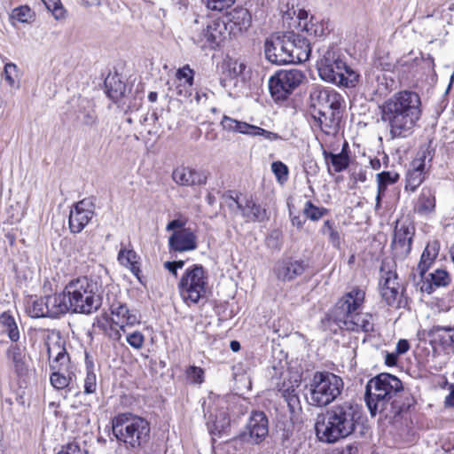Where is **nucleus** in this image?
Returning a JSON list of instances; mask_svg holds the SVG:
<instances>
[{
	"label": "nucleus",
	"mask_w": 454,
	"mask_h": 454,
	"mask_svg": "<svg viewBox=\"0 0 454 454\" xmlns=\"http://www.w3.org/2000/svg\"><path fill=\"white\" fill-rule=\"evenodd\" d=\"M240 213L247 222L263 223L270 219L266 207L256 203L251 196L244 198Z\"/></svg>",
	"instance_id": "nucleus-26"
},
{
	"label": "nucleus",
	"mask_w": 454,
	"mask_h": 454,
	"mask_svg": "<svg viewBox=\"0 0 454 454\" xmlns=\"http://www.w3.org/2000/svg\"><path fill=\"white\" fill-rule=\"evenodd\" d=\"M33 16L34 12L27 5L17 7L12 12V18L22 23L29 22Z\"/></svg>",
	"instance_id": "nucleus-46"
},
{
	"label": "nucleus",
	"mask_w": 454,
	"mask_h": 454,
	"mask_svg": "<svg viewBox=\"0 0 454 454\" xmlns=\"http://www.w3.org/2000/svg\"><path fill=\"white\" fill-rule=\"evenodd\" d=\"M0 325L12 341L17 342L20 340V334L17 323L11 314L3 312L0 315Z\"/></svg>",
	"instance_id": "nucleus-38"
},
{
	"label": "nucleus",
	"mask_w": 454,
	"mask_h": 454,
	"mask_svg": "<svg viewBox=\"0 0 454 454\" xmlns=\"http://www.w3.org/2000/svg\"><path fill=\"white\" fill-rule=\"evenodd\" d=\"M383 282L380 284V293L382 298L388 305H393L400 294V284L397 282L395 272L387 271L382 277Z\"/></svg>",
	"instance_id": "nucleus-28"
},
{
	"label": "nucleus",
	"mask_w": 454,
	"mask_h": 454,
	"mask_svg": "<svg viewBox=\"0 0 454 454\" xmlns=\"http://www.w3.org/2000/svg\"><path fill=\"white\" fill-rule=\"evenodd\" d=\"M413 228L403 223H397L395 229L394 239L392 242L395 254L398 257H406L411 250Z\"/></svg>",
	"instance_id": "nucleus-21"
},
{
	"label": "nucleus",
	"mask_w": 454,
	"mask_h": 454,
	"mask_svg": "<svg viewBox=\"0 0 454 454\" xmlns=\"http://www.w3.org/2000/svg\"><path fill=\"white\" fill-rule=\"evenodd\" d=\"M317 67L319 76L325 82L345 87H354L358 82V74L347 66L333 49L322 50Z\"/></svg>",
	"instance_id": "nucleus-6"
},
{
	"label": "nucleus",
	"mask_w": 454,
	"mask_h": 454,
	"mask_svg": "<svg viewBox=\"0 0 454 454\" xmlns=\"http://www.w3.org/2000/svg\"><path fill=\"white\" fill-rule=\"evenodd\" d=\"M340 109H321L312 111L311 116L316 125L326 135H333L337 132L340 119Z\"/></svg>",
	"instance_id": "nucleus-22"
},
{
	"label": "nucleus",
	"mask_w": 454,
	"mask_h": 454,
	"mask_svg": "<svg viewBox=\"0 0 454 454\" xmlns=\"http://www.w3.org/2000/svg\"><path fill=\"white\" fill-rule=\"evenodd\" d=\"M223 200L224 203L231 209L234 210L235 208L241 211L242 206L244 204V199L242 200H239V198L233 197L231 193L223 194Z\"/></svg>",
	"instance_id": "nucleus-54"
},
{
	"label": "nucleus",
	"mask_w": 454,
	"mask_h": 454,
	"mask_svg": "<svg viewBox=\"0 0 454 454\" xmlns=\"http://www.w3.org/2000/svg\"><path fill=\"white\" fill-rule=\"evenodd\" d=\"M220 409L215 411V414H210L207 420V427L210 433L214 435H221L225 433L231 424L229 414L226 411L224 399L218 401Z\"/></svg>",
	"instance_id": "nucleus-25"
},
{
	"label": "nucleus",
	"mask_w": 454,
	"mask_h": 454,
	"mask_svg": "<svg viewBox=\"0 0 454 454\" xmlns=\"http://www.w3.org/2000/svg\"><path fill=\"white\" fill-rule=\"evenodd\" d=\"M410 348V344L406 340H400L396 344V354L402 355L406 353Z\"/></svg>",
	"instance_id": "nucleus-61"
},
{
	"label": "nucleus",
	"mask_w": 454,
	"mask_h": 454,
	"mask_svg": "<svg viewBox=\"0 0 454 454\" xmlns=\"http://www.w3.org/2000/svg\"><path fill=\"white\" fill-rule=\"evenodd\" d=\"M187 375L193 383L200 384L203 382L204 372L201 368L191 366L187 370Z\"/></svg>",
	"instance_id": "nucleus-55"
},
{
	"label": "nucleus",
	"mask_w": 454,
	"mask_h": 454,
	"mask_svg": "<svg viewBox=\"0 0 454 454\" xmlns=\"http://www.w3.org/2000/svg\"><path fill=\"white\" fill-rule=\"evenodd\" d=\"M97 389V377L96 374L88 370L86 377L84 379V393L85 394H92Z\"/></svg>",
	"instance_id": "nucleus-52"
},
{
	"label": "nucleus",
	"mask_w": 454,
	"mask_h": 454,
	"mask_svg": "<svg viewBox=\"0 0 454 454\" xmlns=\"http://www.w3.org/2000/svg\"><path fill=\"white\" fill-rule=\"evenodd\" d=\"M342 379L329 372H317L307 386L310 405L324 407L333 403L343 389Z\"/></svg>",
	"instance_id": "nucleus-8"
},
{
	"label": "nucleus",
	"mask_w": 454,
	"mask_h": 454,
	"mask_svg": "<svg viewBox=\"0 0 454 454\" xmlns=\"http://www.w3.org/2000/svg\"><path fill=\"white\" fill-rule=\"evenodd\" d=\"M208 274L200 264H193L188 267L178 281V292L188 305H196L201 300L207 298L208 292Z\"/></svg>",
	"instance_id": "nucleus-9"
},
{
	"label": "nucleus",
	"mask_w": 454,
	"mask_h": 454,
	"mask_svg": "<svg viewBox=\"0 0 454 454\" xmlns=\"http://www.w3.org/2000/svg\"><path fill=\"white\" fill-rule=\"evenodd\" d=\"M321 232L324 235L328 236V240L333 245V247L340 248L341 240L340 233L333 222L329 220L325 221L321 228Z\"/></svg>",
	"instance_id": "nucleus-42"
},
{
	"label": "nucleus",
	"mask_w": 454,
	"mask_h": 454,
	"mask_svg": "<svg viewBox=\"0 0 454 454\" xmlns=\"http://www.w3.org/2000/svg\"><path fill=\"white\" fill-rule=\"evenodd\" d=\"M76 121L82 126L93 128L98 123V115L94 105L88 100H82L76 112Z\"/></svg>",
	"instance_id": "nucleus-33"
},
{
	"label": "nucleus",
	"mask_w": 454,
	"mask_h": 454,
	"mask_svg": "<svg viewBox=\"0 0 454 454\" xmlns=\"http://www.w3.org/2000/svg\"><path fill=\"white\" fill-rule=\"evenodd\" d=\"M381 120L387 123L391 138H405L412 134L421 117V100L418 93L402 90L380 106Z\"/></svg>",
	"instance_id": "nucleus-1"
},
{
	"label": "nucleus",
	"mask_w": 454,
	"mask_h": 454,
	"mask_svg": "<svg viewBox=\"0 0 454 454\" xmlns=\"http://www.w3.org/2000/svg\"><path fill=\"white\" fill-rule=\"evenodd\" d=\"M45 297L30 298L27 302L26 311L33 318L48 317Z\"/></svg>",
	"instance_id": "nucleus-37"
},
{
	"label": "nucleus",
	"mask_w": 454,
	"mask_h": 454,
	"mask_svg": "<svg viewBox=\"0 0 454 454\" xmlns=\"http://www.w3.org/2000/svg\"><path fill=\"white\" fill-rule=\"evenodd\" d=\"M399 179V175L394 171H383L377 174V196H376V209L380 207L381 196L384 194L387 187L389 184L396 183Z\"/></svg>",
	"instance_id": "nucleus-35"
},
{
	"label": "nucleus",
	"mask_w": 454,
	"mask_h": 454,
	"mask_svg": "<svg viewBox=\"0 0 454 454\" xmlns=\"http://www.w3.org/2000/svg\"><path fill=\"white\" fill-rule=\"evenodd\" d=\"M198 237L191 228L175 231L168 238L170 252L184 253L196 250Z\"/></svg>",
	"instance_id": "nucleus-18"
},
{
	"label": "nucleus",
	"mask_w": 454,
	"mask_h": 454,
	"mask_svg": "<svg viewBox=\"0 0 454 454\" xmlns=\"http://www.w3.org/2000/svg\"><path fill=\"white\" fill-rule=\"evenodd\" d=\"M126 340L133 348L140 349L144 346L145 336L141 332L135 331L126 336Z\"/></svg>",
	"instance_id": "nucleus-50"
},
{
	"label": "nucleus",
	"mask_w": 454,
	"mask_h": 454,
	"mask_svg": "<svg viewBox=\"0 0 454 454\" xmlns=\"http://www.w3.org/2000/svg\"><path fill=\"white\" fill-rule=\"evenodd\" d=\"M420 291L428 294H432L436 287L447 286L450 283V277L445 270H436L429 273L425 278H422Z\"/></svg>",
	"instance_id": "nucleus-30"
},
{
	"label": "nucleus",
	"mask_w": 454,
	"mask_h": 454,
	"mask_svg": "<svg viewBox=\"0 0 454 454\" xmlns=\"http://www.w3.org/2000/svg\"><path fill=\"white\" fill-rule=\"evenodd\" d=\"M353 179L356 183H364L366 181V171L364 169L355 171L353 173Z\"/></svg>",
	"instance_id": "nucleus-62"
},
{
	"label": "nucleus",
	"mask_w": 454,
	"mask_h": 454,
	"mask_svg": "<svg viewBox=\"0 0 454 454\" xmlns=\"http://www.w3.org/2000/svg\"><path fill=\"white\" fill-rule=\"evenodd\" d=\"M119 262L129 268L134 274L137 275L139 268L137 266V255L133 249L121 248L118 254Z\"/></svg>",
	"instance_id": "nucleus-40"
},
{
	"label": "nucleus",
	"mask_w": 454,
	"mask_h": 454,
	"mask_svg": "<svg viewBox=\"0 0 454 454\" xmlns=\"http://www.w3.org/2000/svg\"><path fill=\"white\" fill-rule=\"evenodd\" d=\"M68 306L75 313L91 314L101 306L102 299L97 282L86 278L71 280L65 287Z\"/></svg>",
	"instance_id": "nucleus-5"
},
{
	"label": "nucleus",
	"mask_w": 454,
	"mask_h": 454,
	"mask_svg": "<svg viewBox=\"0 0 454 454\" xmlns=\"http://www.w3.org/2000/svg\"><path fill=\"white\" fill-rule=\"evenodd\" d=\"M439 253V245L436 242L429 243L425 247L420 261L418 265V270L421 278L424 277L427 270L434 262Z\"/></svg>",
	"instance_id": "nucleus-36"
},
{
	"label": "nucleus",
	"mask_w": 454,
	"mask_h": 454,
	"mask_svg": "<svg viewBox=\"0 0 454 454\" xmlns=\"http://www.w3.org/2000/svg\"><path fill=\"white\" fill-rule=\"evenodd\" d=\"M300 29L314 36H322L325 34L324 25L313 16Z\"/></svg>",
	"instance_id": "nucleus-45"
},
{
	"label": "nucleus",
	"mask_w": 454,
	"mask_h": 454,
	"mask_svg": "<svg viewBox=\"0 0 454 454\" xmlns=\"http://www.w3.org/2000/svg\"><path fill=\"white\" fill-rule=\"evenodd\" d=\"M173 181L182 186L204 185L207 183V176L189 167H178L172 173Z\"/></svg>",
	"instance_id": "nucleus-23"
},
{
	"label": "nucleus",
	"mask_w": 454,
	"mask_h": 454,
	"mask_svg": "<svg viewBox=\"0 0 454 454\" xmlns=\"http://www.w3.org/2000/svg\"><path fill=\"white\" fill-rule=\"evenodd\" d=\"M51 370H64L69 367V356L59 342L49 343L47 348Z\"/></svg>",
	"instance_id": "nucleus-31"
},
{
	"label": "nucleus",
	"mask_w": 454,
	"mask_h": 454,
	"mask_svg": "<svg viewBox=\"0 0 454 454\" xmlns=\"http://www.w3.org/2000/svg\"><path fill=\"white\" fill-rule=\"evenodd\" d=\"M95 215V205L90 199L76 202L69 212V228L73 233H80Z\"/></svg>",
	"instance_id": "nucleus-13"
},
{
	"label": "nucleus",
	"mask_w": 454,
	"mask_h": 454,
	"mask_svg": "<svg viewBox=\"0 0 454 454\" xmlns=\"http://www.w3.org/2000/svg\"><path fill=\"white\" fill-rule=\"evenodd\" d=\"M288 47L290 53L289 64L302 63L309 59L311 52L309 43L307 39L294 34L288 35Z\"/></svg>",
	"instance_id": "nucleus-24"
},
{
	"label": "nucleus",
	"mask_w": 454,
	"mask_h": 454,
	"mask_svg": "<svg viewBox=\"0 0 454 454\" xmlns=\"http://www.w3.org/2000/svg\"><path fill=\"white\" fill-rule=\"evenodd\" d=\"M222 128L226 131L238 132L245 135L262 136L270 141L278 140L280 137L278 134L268 131L257 126L248 124L244 121H239L224 115L221 121Z\"/></svg>",
	"instance_id": "nucleus-17"
},
{
	"label": "nucleus",
	"mask_w": 454,
	"mask_h": 454,
	"mask_svg": "<svg viewBox=\"0 0 454 454\" xmlns=\"http://www.w3.org/2000/svg\"><path fill=\"white\" fill-rule=\"evenodd\" d=\"M45 301L47 303V310H49L48 317H57L58 316L71 310V306H68L66 289H64L61 294H54L45 296Z\"/></svg>",
	"instance_id": "nucleus-32"
},
{
	"label": "nucleus",
	"mask_w": 454,
	"mask_h": 454,
	"mask_svg": "<svg viewBox=\"0 0 454 454\" xmlns=\"http://www.w3.org/2000/svg\"><path fill=\"white\" fill-rule=\"evenodd\" d=\"M193 80L194 72L188 65L177 69L176 73V94L183 98H189L192 95Z\"/></svg>",
	"instance_id": "nucleus-27"
},
{
	"label": "nucleus",
	"mask_w": 454,
	"mask_h": 454,
	"mask_svg": "<svg viewBox=\"0 0 454 454\" xmlns=\"http://www.w3.org/2000/svg\"><path fill=\"white\" fill-rule=\"evenodd\" d=\"M113 434L127 447L138 448L149 439L150 425L143 418L131 413H121L113 419Z\"/></svg>",
	"instance_id": "nucleus-7"
},
{
	"label": "nucleus",
	"mask_w": 454,
	"mask_h": 454,
	"mask_svg": "<svg viewBox=\"0 0 454 454\" xmlns=\"http://www.w3.org/2000/svg\"><path fill=\"white\" fill-rule=\"evenodd\" d=\"M269 434V422L264 412L254 411L248 421L240 433L239 438L242 442L250 444H259Z\"/></svg>",
	"instance_id": "nucleus-12"
},
{
	"label": "nucleus",
	"mask_w": 454,
	"mask_h": 454,
	"mask_svg": "<svg viewBox=\"0 0 454 454\" xmlns=\"http://www.w3.org/2000/svg\"><path fill=\"white\" fill-rule=\"evenodd\" d=\"M56 454H87V452L82 450L76 442H69L62 446Z\"/></svg>",
	"instance_id": "nucleus-56"
},
{
	"label": "nucleus",
	"mask_w": 454,
	"mask_h": 454,
	"mask_svg": "<svg viewBox=\"0 0 454 454\" xmlns=\"http://www.w3.org/2000/svg\"><path fill=\"white\" fill-rule=\"evenodd\" d=\"M228 69L230 76L231 78H236L243 74L246 69V65L242 62L233 60L228 63Z\"/></svg>",
	"instance_id": "nucleus-53"
},
{
	"label": "nucleus",
	"mask_w": 454,
	"mask_h": 454,
	"mask_svg": "<svg viewBox=\"0 0 454 454\" xmlns=\"http://www.w3.org/2000/svg\"><path fill=\"white\" fill-rule=\"evenodd\" d=\"M360 418L357 405L336 404L317 417L316 432L321 442L333 443L350 435Z\"/></svg>",
	"instance_id": "nucleus-2"
},
{
	"label": "nucleus",
	"mask_w": 454,
	"mask_h": 454,
	"mask_svg": "<svg viewBox=\"0 0 454 454\" xmlns=\"http://www.w3.org/2000/svg\"><path fill=\"white\" fill-rule=\"evenodd\" d=\"M184 265V261H174V262H165L163 263L164 269H166L169 273H171L175 278L177 277V270L182 269Z\"/></svg>",
	"instance_id": "nucleus-58"
},
{
	"label": "nucleus",
	"mask_w": 454,
	"mask_h": 454,
	"mask_svg": "<svg viewBox=\"0 0 454 454\" xmlns=\"http://www.w3.org/2000/svg\"><path fill=\"white\" fill-rule=\"evenodd\" d=\"M6 357L12 371L17 377L21 378L28 374L30 359L26 347L18 344L11 345L6 350Z\"/></svg>",
	"instance_id": "nucleus-20"
},
{
	"label": "nucleus",
	"mask_w": 454,
	"mask_h": 454,
	"mask_svg": "<svg viewBox=\"0 0 454 454\" xmlns=\"http://www.w3.org/2000/svg\"><path fill=\"white\" fill-rule=\"evenodd\" d=\"M225 35V24L220 20L204 24L195 20L190 27V39L201 50H215L223 42Z\"/></svg>",
	"instance_id": "nucleus-10"
},
{
	"label": "nucleus",
	"mask_w": 454,
	"mask_h": 454,
	"mask_svg": "<svg viewBox=\"0 0 454 454\" xmlns=\"http://www.w3.org/2000/svg\"><path fill=\"white\" fill-rule=\"evenodd\" d=\"M298 19V27L301 28L304 23L309 20L308 12L303 9H299L296 13Z\"/></svg>",
	"instance_id": "nucleus-60"
},
{
	"label": "nucleus",
	"mask_w": 454,
	"mask_h": 454,
	"mask_svg": "<svg viewBox=\"0 0 454 454\" xmlns=\"http://www.w3.org/2000/svg\"><path fill=\"white\" fill-rule=\"evenodd\" d=\"M304 75L297 69L278 72L269 80V90L275 101L286 100L301 83Z\"/></svg>",
	"instance_id": "nucleus-11"
},
{
	"label": "nucleus",
	"mask_w": 454,
	"mask_h": 454,
	"mask_svg": "<svg viewBox=\"0 0 454 454\" xmlns=\"http://www.w3.org/2000/svg\"><path fill=\"white\" fill-rule=\"evenodd\" d=\"M17 73V66L13 63H8L4 66V79L12 87L15 84L13 75Z\"/></svg>",
	"instance_id": "nucleus-57"
},
{
	"label": "nucleus",
	"mask_w": 454,
	"mask_h": 454,
	"mask_svg": "<svg viewBox=\"0 0 454 454\" xmlns=\"http://www.w3.org/2000/svg\"><path fill=\"white\" fill-rule=\"evenodd\" d=\"M364 301V292L355 288L343 295L336 303L333 317L338 324L349 331H373V318L369 313H359Z\"/></svg>",
	"instance_id": "nucleus-4"
},
{
	"label": "nucleus",
	"mask_w": 454,
	"mask_h": 454,
	"mask_svg": "<svg viewBox=\"0 0 454 454\" xmlns=\"http://www.w3.org/2000/svg\"><path fill=\"white\" fill-rule=\"evenodd\" d=\"M206 7L212 11L221 12L232 5L235 0H201Z\"/></svg>",
	"instance_id": "nucleus-49"
},
{
	"label": "nucleus",
	"mask_w": 454,
	"mask_h": 454,
	"mask_svg": "<svg viewBox=\"0 0 454 454\" xmlns=\"http://www.w3.org/2000/svg\"><path fill=\"white\" fill-rule=\"evenodd\" d=\"M310 107L312 111H321V109H340L343 102L340 94L334 90L326 89L316 85L311 89Z\"/></svg>",
	"instance_id": "nucleus-14"
},
{
	"label": "nucleus",
	"mask_w": 454,
	"mask_h": 454,
	"mask_svg": "<svg viewBox=\"0 0 454 454\" xmlns=\"http://www.w3.org/2000/svg\"><path fill=\"white\" fill-rule=\"evenodd\" d=\"M307 267L308 265L302 260L286 257L278 261L274 273L278 280L288 282L303 274Z\"/></svg>",
	"instance_id": "nucleus-19"
},
{
	"label": "nucleus",
	"mask_w": 454,
	"mask_h": 454,
	"mask_svg": "<svg viewBox=\"0 0 454 454\" xmlns=\"http://www.w3.org/2000/svg\"><path fill=\"white\" fill-rule=\"evenodd\" d=\"M398 355L396 353H387L385 356V363L388 366L396 364Z\"/></svg>",
	"instance_id": "nucleus-63"
},
{
	"label": "nucleus",
	"mask_w": 454,
	"mask_h": 454,
	"mask_svg": "<svg viewBox=\"0 0 454 454\" xmlns=\"http://www.w3.org/2000/svg\"><path fill=\"white\" fill-rule=\"evenodd\" d=\"M290 45L288 35L267 39L264 44L266 59L276 65L289 64L288 47H291Z\"/></svg>",
	"instance_id": "nucleus-16"
},
{
	"label": "nucleus",
	"mask_w": 454,
	"mask_h": 454,
	"mask_svg": "<svg viewBox=\"0 0 454 454\" xmlns=\"http://www.w3.org/2000/svg\"><path fill=\"white\" fill-rule=\"evenodd\" d=\"M68 368L69 367H66L64 370H51L52 372L50 380L54 388L60 390L69 386L73 372H69Z\"/></svg>",
	"instance_id": "nucleus-39"
},
{
	"label": "nucleus",
	"mask_w": 454,
	"mask_h": 454,
	"mask_svg": "<svg viewBox=\"0 0 454 454\" xmlns=\"http://www.w3.org/2000/svg\"><path fill=\"white\" fill-rule=\"evenodd\" d=\"M271 170L274 173L278 182L284 184L288 178V168L281 161L271 163Z\"/></svg>",
	"instance_id": "nucleus-47"
},
{
	"label": "nucleus",
	"mask_w": 454,
	"mask_h": 454,
	"mask_svg": "<svg viewBox=\"0 0 454 454\" xmlns=\"http://www.w3.org/2000/svg\"><path fill=\"white\" fill-rule=\"evenodd\" d=\"M348 143L345 142L342 150L339 153L324 151L323 155L326 163H331L334 171L339 173L346 169L349 165V157L347 151Z\"/></svg>",
	"instance_id": "nucleus-34"
},
{
	"label": "nucleus",
	"mask_w": 454,
	"mask_h": 454,
	"mask_svg": "<svg viewBox=\"0 0 454 454\" xmlns=\"http://www.w3.org/2000/svg\"><path fill=\"white\" fill-rule=\"evenodd\" d=\"M403 390L401 380L389 373H381L371 380L366 386L365 401L372 416L381 413L385 417L397 411H392L395 400Z\"/></svg>",
	"instance_id": "nucleus-3"
},
{
	"label": "nucleus",
	"mask_w": 454,
	"mask_h": 454,
	"mask_svg": "<svg viewBox=\"0 0 454 454\" xmlns=\"http://www.w3.org/2000/svg\"><path fill=\"white\" fill-rule=\"evenodd\" d=\"M111 321L120 327L114 333V338L120 340L122 333H126V327L134 326L140 323L139 316L136 310L129 309L126 304L120 301L113 302L110 306Z\"/></svg>",
	"instance_id": "nucleus-15"
},
{
	"label": "nucleus",
	"mask_w": 454,
	"mask_h": 454,
	"mask_svg": "<svg viewBox=\"0 0 454 454\" xmlns=\"http://www.w3.org/2000/svg\"><path fill=\"white\" fill-rule=\"evenodd\" d=\"M302 212L308 219L311 221H318L327 214V209L322 207H317L311 201L308 200L304 204Z\"/></svg>",
	"instance_id": "nucleus-43"
},
{
	"label": "nucleus",
	"mask_w": 454,
	"mask_h": 454,
	"mask_svg": "<svg viewBox=\"0 0 454 454\" xmlns=\"http://www.w3.org/2000/svg\"><path fill=\"white\" fill-rule=\"evenodd\" d=\"M435 198L430 190L423 191L419 198L416 208L421 215H427L434 211Z\"/></svg>",
	"instance_id": "nucleus-41"
},
{
	"label": "nucleus",
	"mask_w": 454,
	"mask_h": 454,
	"mask_svg": "<svg viewBox=\"0 0 454 454\" xmlns=\"http://www.w3.org/2000/svg\"><path fill=\"white\" fill-rule=\"evenodd\" d=\"M282 392V395L286 401L288 406L292 411L295 409V407L299 404V397L295 393V388L294 386L290 387L280 389Z\"/></svg>",
	"instance_id": "nucleus-48"
},
{
	"label": "nucleus",
	"mask_w": 454,
	"mask_h": 454,
	"mask_svg": "<svg viewBox=\"0 0 454 454\" xmlns=\"http://www.w3.org/2000/svg\"><path fill=\"white\" fill-rule=\"evenodd\" d=\"M438 331H442V332L446 333L450 339V342L454 344V329L447 328V327H441V328H438Z\"/></svg>",
	"instance_id": "nucleus-64"
},
{
	"label": "nucleus",
	"mask_w": 454,
	"mask_h": 454,
	"mask_svg": "<svg viewBox=\"0 0 454 454\" xmlns=\"http://www.w3.org/2000/svg\"><path fill=\"white\" fill-rule=\"evenodd\" d=\"M425 159L426 153L415 159L411 163V168L407 173L406 186L407 190L414 192L423 182L425 176Z\"/></svg>",
	"instance_id": "nucleus-29"
},
{
	"label": "nucleus",
	"mask_w": 454,
	"mask_h": 454,
	"mask_svg": "<svg viewBox=\"0 0 454 454\" xmlns=\"http://www.w3.org/2000/svg\"><path fill=\"white\" fill-rule=\"evenodd\" d=\"M232 20L240 30H247L251 25V15L247 9L234 10Z\"/></svg>",
	"instance_id": "nucleus-44"
},
{
	"label": "nucleus",
	"mask_w": 454,
	"mask_h": 454,
	"mask_svg": "<svg viewBox=\"0 0 454 454\" xmlns=\"http://www.w3.org/2000/svg\"><path fill=\"white\" fill-rule=\"evenodd\" d=\"M47 9L52 12L54 17L58 20L64 16V10L61 5L60 0H42Z\"/></svg>",
	"instance_id": "nucleus-51"
},
{
	"label": "nucleus",
	"mask_w": 454,
	"mask_h": 454,
	"mask_svg": "<svg viewBox=\"0 0 454 454\" xmlns=\"http://www.w3.org/2000/svg\"><path fill=\"white\" fill-rule=\"evenodd\" d=\"M186 219L184 218H177V219H174L172 221H170L167 226H166V230L168 231H178V230H183V229H186L185 228V225H186Z\"/></svg>",
	"instance_id": "nucleus-59"
}]
</instances>
